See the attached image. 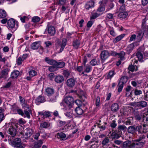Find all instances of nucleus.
Returning <instances> with one entry per match:
<instances>
[{
	"mask_svg": "<svg viewBox=\"0 0 148 148\" xmlns=\"http://www.w3.org/2000/svg\"><path fill=\"white\" fill-rule=\"evenodd\" d=\"M142 127L141 125H135L129 126L127 129L128 132L133 134L138 131V133H141Z\"/></svg>",
	"mask_w": 148,
	"mask_h": 148,
	"instance_id": "f257e3e1",
	"label": "nucleus"
},
{
	"mask_svg": "<svg viewBox=\"0 0 148 148\" xmlns=\"http://www.w3.org/2000/svg\"><path fill=\"white\" fill-rule=\"evenodd\" d=\"M9 143L14 147L20 148H24L25 146V144H23L21 139H8Z\"/></svg>",
	"mask_w": 148,
	"mask_h": 148,
	"instance_id": "f03ea898",
	"label": "nucleus"
},
{
	"mask_svg": "<svg viewBox=\"0 0 148 148\" xmlns=\"http://www.w3.org/2000/svg\"><path fill=\"white\" fill-rule=\"evenodd\" d=\"M128 79V77L126 76H123L121 78L117 85L118 87V92H120L121 91L123 85L127 82Z\"/></svg>",
	"mask_w": 148,
	"mask_h": 148,
	"instance_id": "7ed1b4c3",
	"label": "nucleus"
},
{
	"mask_svg": "<svg viewBox=\"0 0 148 148\" xmlns=\"http://www.w3.org/2000/svg\"><path fill=\"white\" fill-rule=\"evenodd\" d=\"M30 144L34 148H40L43 143L42 140L41 139L39 140L38 139H30Z\"/></svg>",
	"mask_w": 148,
	"mask_h": 148,
	"instance_id": "20e7f679",
	"label": "nucleus"
},
{
	"mask_svg": "<svg viewBox=\"0 0 148 148\" xmlns=\"http://www.w3.org/2000/svg\"><path fill=\"white\" fill-rule=\"evenodd\" d=\"M146 142L143 139H138L133 143L132 147H134V148H140Z\"/></svg>",
	"mask_w": 148,
	"mask_h": 148,
	"instance_id": "39448f33",
	"label": "nucleus"
},
{
	"mask_svg": "<svg viewBox=\"0 0 148 148\" xmlns=\"http://www.w3.org/2000/svg\"><path fill=\"white\" fill-rule=\"evenodd\" d=\"M133 113L134 118L137 121H140L142 119L143 120L142 122H144V118L145 117V115L140 113L138 111H136L135 110L133 111Z\"/></svg>",
	"mask_w": 148,
	"mask_h": 148,
	"instance_id": "423d86ee",
	"label": "nucleus"
},
{
	"mask_svg": "<svg viewBox=\"0 0 148 148\" xmlns=\"http://www.w3.org/2000/svg\"><path fill=\"white\" fill-rule=\"evenodd\" d=\"M67 40L66 38H63L61 43L60 40L59 39H57L56 40V42L58 45H59L61 47L58 53L62 52L64 49L65 46L66 44Z\"/></svg>",
	"mask_w": 148,
	"mask_h": 148,
	"instance_id": "0eeeda50",
	"label": "nucleus"
},
{
	"mask_svg": "<svg viewBox=\"0 0 148 148\" xmlns=\"http://www.w3.org/2000/svg\"><path fill=\"white\" fill-rule=\"evenodd\" d=\"M64 101L69 107L71 108L74 103V100L71 97H66L64 99Z\"/></svg>",
	"mask_w": 148,
	"mask_h": 148,
	"instance_id": "6e6552de",
	"label": "nucleus"
},
{
	"mask_svg": "<svg viewBox=\"0 0 148 148\" xmlns=\"http://www.w3.org/2000/svg\"><path fill=\"white\" fill-rule=\"evenodd\" d=\"M109 56V53L107 51L104 50L101 51L100 54L101 59L102 60L104 61L108 58Z\"/></svg>",
	"mask_w": 148,
	"mask_h": 148,
	"instance_id": "1a4fd4ad",
	"label": "nucleus"
},
{
	"mask_svg": "<svg viewBox=\"0 0 148 148\" xmlns=\"http://www.w3.org/2000/svg\"><path fill=\"white\" fill-rule=\"evenodd\" d=\"M76 80L73 78H70L67 80L66 81V84L69 87L72 88L73 87L75 84Z\"/></svg>",
	"mask_w": 148,
	"mask_h": 148,
	"instance_id": "9d476101",
	"label": "nucleus"
},
{
	"mask_svg": "<svg viewBox=\"0 0 148 148\" xmlns=\"http://www.w3.org/2000/svg\"><path fill=\"white\" fill-rule=\"evenodd\" d=\"M15 21L14 19L11 18L8 21L7 25L9 28H13L15 27Z\"/></svg>",
	"mask_w": 148,
	"mask_h": 148,
	"instance_id": "9b49d317",
	"label": "nucleus"
},
{
	"mask_svg": "<svg viewBox=\"0 0 148 148\" xmlns=\"http://www.w3.org/2000/svg\"><path fill=\"white\" fill-rule=\"evenodd\" d=\"M47 31L48 34L51 36L54 35L56 30L54 27L52 26H47Z\"/></svg>",
	"mask_w": 148,
	"mask_h": 148,
	"instance_id": "f8f14e48",
	"label": "nucleus"
},
{
	"mask_svg": "<svg viewBox=\"0 0 148 148\" xmlns=\"http://www.w3.org/2000/svg\"><path fill=\"white\" fill-rule=\"evenodd\" d=\"M64 78L62 76L58 75L55 77L54 80L56 83L60 84L64 81Z\"/></svg>",
	"mask_w": 148,
	"mask_h": 148,
	"instance_id": "ddd939ff",
	"label": "nucleus"
},
{
	"mask_svg": "<svg viewBox=\"0 0 148 148\" xmlns=\"http://www.w3.org/2000/svg\"><path fill=\"white\" fill-rule=\"evenodd\" d=\"M127 130L126 127L124 125H118L116 130H115L116 132H118L122 134L121 131H123L124 132H125Z\"/></svg>",
	"mask_w": 148,
	"mask_h": 148,
	"instance_id": "4468645a",
	"label": "nucleus"
},
{
	"mask_svg": "<svg viewBox=\"0 0 148 148\" xmlns=\"http://www.w3.org/2000/svg\"><path fill=\"white\" fill-rule=\"evenodd\" d=\"M9 70L10 69L8 68H6L2 70L1 72V75L0 76V79L6 77L8 74Z\"/></svg>",
	"mask_w": 148,
	"mask_h": 148,
	"instance_id": "2eb2a0df",
	"label": "nucleus"
},
{
	"mask_svg": "<svg viewBox=\"0 0 148 148\" xmlns=\"http://www.w3.org/2000/svg\"><path fill=\"white\" fill-rule=\"evenodd\" d=\"M9 134L12 137H14L16 135V130L13 126L10 127L9 129Z\"/></svg>",
	"mask_w": 148,
	"mask_h": 148,
	"instance_id": "dca6fc26",
	"label": "nucleus"
},
{
	"mask_svg": "<svg viewBox=\"0 0 148 148\" xmlns=\"http://www.w3.org/2000/svg\"><path fill=\"white\" fill-rule=\"evenodd\" d=\"M111 108L112 111L114 112H116L119 109V106L117 103L112 104Z\"/></svg>",
	"mask_w": 148,
	"mask_h": 148,
	"instance_id": "f3484780",
	"label": "nucleus"
},
{
	"mask_svg": "<svg viewBox=\"0 0 148 148\" xmlns=\"http://www.w3.org/2000/svg\"><path fill=\"white\" fill-rule=\"evenodd\" d=\"M94 2L91 0L88 2L85 6V8L87 10H89V8L93 7L94 6Z\"/></svg>",
	"mask_w": 148,
	"mask_h": 148,
	"instance_id": "a211bd4d",
	"label": "nucleus"
},
{
	"mask_svg": "<svg viewBox=\"0 0 148 148\" xmlns=\"http://www.w3.org/2000/svg\"><path fill=\"white\" fill-rule=\"evenodd\" d=\"M20 74L19 72L16 70H14L11 74V77L12 79L17 78Z\"/></svg>",
	"mask_w": 148,
	"mask_h": 148,
	"instance_id": "6ab92c4d",
	"label": "nucleus"
},
{
	"mask_svg": "<svg viewBox=\"0 0 148 148\" xmlns=\"http://www.w3.org/2000/svg\"><path fill=\"white\" fill-rule=\"evenodd\" d=\"M40 46L39 42H36L33 43L31 45V48L33 49H37Z\"/></svg>",
	"mask_w": 148,
	"mask_h": 148,
	"instance_id": "aec40b11",
	"label": "nucleus"
},
{
	"mask_svg": "<svg viewBox=\"0 0 148 148\" xmlns=\"http://www.w3.org/2000/svg\"><path fill=\"white\" fill-rule=\"evenodd\" d=\"M36 103L38 104L45 101V99L43 96H39L36 99Z\"/></svg>",
	"mask_w": 148,
	"mask_h": 148,
	"instance_id": "412c9836",
	"label": "nucleus"
},
{
	"mask_svg": "<svg viewBox=\"0 0 148 148\" xmlns=\"http://www.w3.org/2000/svg\"><path fill=\"white\" fill-rule=\"evenodd\" d=\"M121 134L118 132H113L111 134L112 139H118L121 136Z\"/></svg>",
	"mask_w": 148,
	"mask_h": 148,
	"instance_id": "4be33fe9",
	"label": "nucleus"
},
{
	"mask_svg": "<svg viewBox=\"0 0 148 148\" xmlns=\"http://www.w3.org/2000/svg\"><path fill=\"white\" fill-rule=\"evenodd\" d=\"M45 60L48 64L51 65H55V64L56 63V61L53 59H49L48 57H46L45 58Z\"/></svg>",
	"mask_w": 148,
	"mask_h": 148,
	"instance_id": "5701e85b",
	"label": "nucleus"
},
{
	"mask_svg": "<svg viewBox=\"0 0 148 148\" xmlns=\"http://www.w3.org/2000/svg\"><path fill=\"white\" fill-rule=\"evenodd\" d=\"M134 45L133 43L131 44L128 45L126 49L127 53L129 54L133 49Z\"/></svg>",
	"mask_w": 148,
	"mask_h": 148,
	"instance_id": "b1692460",
	"label": "nucleus"
},
{
	"mask_svg": "<svg viewBox=\"0 0 148 148\" xmlns=\"http://www.w3.org/2000/svg\"><path fill=\"white\" fill-rule=\"evenodd\" d=\"M56 63L55 65L57 68H62L64 67L65 65V63L64 62H57L56 61Z\"/></svg>",
	"mask_w": 148,
	"mask_h": 148,
	"instance_id": "393cba45",
	"label": "nucleus"
},
{
	"mask_svg": "<svg viewBox=\"0 0 148 148\" xmlns=\"http://www.w3.org/2000/svg\"><path fill=\"white\" fill-rule=\"evenodd\" d=\"M132 143H131V142L129 140L126 141L123 143V147L124 148L128 147H132Z\"/></svg>",
	"mask_w": 148,
	"mask_h": 148,
	"instance_id": "a878e982",
	"label": "nucleus"
},
{
	"mask_svg": "<svg viewBox=\"0 0 148 148\" xmlns=\"http://www.w3.org/2000/svg\"><path fill=\"white\" fill-rule=\"evenodd\" d=\"M139 108H144L147 106V103L144 101H139Z\"/></svg>",
	"mask_w": 148,
	"mask_h": 148,
	"instance_id": "bb28decb",
	"label": "nucleus"
},
{
	"mask_svg": "<svg viewBox=\"0 0 148 148\" xmlns=\"http://www.w3.org/2000/svg\"><path fill=\"white\" fill-rule=\"evenodd\" d=\"M46 92L48 95L50 96L52 95L54 93V90L53 88H48L46 89Z\"/></svg>",
	"mask_w": 148,
	"mask_h": 148,
	"instance_id": "cd10ccee",
	"label": "nucleus"
},
{
	"mask_svg": "<svg viewBox=\"0 0 148 148\" xmlns=\"http://www.w3.org/2000/svg\"><path fill=\"white\" fill-rule=\"evenodd\" d=\"M75 111L77 114L78 115H82L84 112L83 110L79 107H76L75 109Z\"/></svg>",
	"mask_w": 148,
	"mask_h": 148,
	"instance_id": "c85d7f7f",
	"label": "nucleus"
},
{
	"mask_svg": "<svg viewBox=\"0 0 148 148\" xmlns=\"http://www.w3.org/2000/svg\"><path fill=\"white\" fill-rule=\"evenodd\" d=\"M80 42L79 40H74L73 45L74 48L77 49L79 46Z\"/></svg>",
	"mask_w": 148,
	"mask_h": 148,
	"instance_id": "c756f323",
	"label": "nucleus"
},
{
	"mask_svg": "<svg viewBox=\"0 0 148 148\" xmlns=\"http://www.w3.org/2000/svg\"><path fill=\"white\" fill-rule=\"evenodd\" d=\"M127 13L126 12H121L118 14V16L120 18H125L127 15Z\"/></svg>",
	"mask_w": 148,
	"mask_h": 148,
	"instance_id": "7c9ffc66",
	"label": "nucleus"
},
{
	"mask_svg": "<svg viewBox=\"0 0 148 148\" xmlns=\"http://www.w3.org/2000/svg\"><path fill=\"white\" fill-rule=\"evenodd\" d=\"M136 69H135V67L134 65L132 64H130L128 68V70L129 71H131L132 72H133L135 70L136 71H137L138 69L137 66H136Z\"/></svg>",
	"mask_w": 148,
	"mask_h": 148,
	"instance_id": "2f4dec72",
	"label": "nucleus"
},
{
	"mask_svg": "<svg viewBox=\"0 0 148 148\" xmlns=\"http://www.w3.org/2000/svg\"><path fill=\"white\" fill-rule=\"evenodd\" d=\"M50 124L48 122H44L41 123L40 127L41 128H47L49 127Z\"/></svg>",
	"mask_w": 148,
	"mask_h": 148,
	"instance_id": "473e14b6",
	"label": "nucleus"
},
{
	"mask_svg": "<svg viewBox=\"0 0 148 148\" xmlns=\"http://www.w3.org/2000/svg\"><path fill=\"white\" fill-rule=\"evenodd\" d=\"M7 14L6 12L3 10H0V17L1 18H4L6 17Z\"/></svg>",
	"mask_w": 148,
	"mask_h": 148,
	"instance_id": "72a5a7b5",
	"label": "nucleus"
},
{
	"mask_svg": "<svg viewBox=\"0 0 148 148\" xmlns=\"http://www.w3.org/2000/svg\"><path fill=\"white\" fill-rule=\"evenodd\" d=\"M125 36V34H123L117 36L115 39H114V42L115 43L121 40Z\"/></svg>",
	"mask_w": 148,
	"mask_h": 148,
	"instance_id": "f704fd0d",
	"label": "nucleus"
},
{
	"mask_svg": "<svg viewBox=\"0 0 148 148\" xmlns=\"http://www.w3.org/2000/svg\"><path fill=\"white\" fill-rule=\"evenodd\" d=\"M51 112H39L38 114L41 116L43 115L46 117H48L50 116Z\"/></svg>",
	"mask_w": 148,
	"mask_h": 148,
	"instance_id": "c9c22d12",
	"label": "nucleus"
},
{
	"mask_svg": "<svg viewBox=\"0 0 148 148\" xmlns=\"http://www.w3.org/2000/svg\"><path fill=\"white\" fill-rule=\"evenodd\" d=\"M84 66L85 67L84 72L88 73L90 72L91 71L92 67L90 65L87 64V65H86Z\"/></svg>",
	"mask_w": 148,
	"mask_h": 148,
	"instance_id": "e433bc0d",
	"label": "nucleus"
},
{
	"mask_svg": "<svg viewBox=\"0 0 148 148\" xmlns=\"http://www.w3.org/2000/svg\"><path fill=\"white\" fill-rule=\"evenodd\" d=\"M136 55L139 60L141 62H143V55L140 52H138L136 54Z\"/></svg>",
	"mask_w": 148,
	"mask_h": 148,
	"instance_id": "4c0bfd02",
	"label": "nucleus"
},
{
	"mask_svg": "<svg viewBox=\"0 0 148 148\" xmlns=\"http://www.w3.org/2000/svg\"><path fill=\"white\" fill-rule=\"evenodd\" d=\"M125 53L124 51H121L120 53H118L117 56H118L121 60H123L125 59Z\"/></svg>",
	"mask_w": 148,
	"mask_h": 148,
	"instance_id": "58836bf2",
	"label": "nucleus"
},
{
	"mask_svg": "<svg viewBox=\"0 0 148 148\" xmlns=\"http://www.w3.org/2000/svg\"><path fill=\"white\" fill-rule=\"evenodd\" d=\"M146 29L144 30V31H140L138 32V37H139L140 38H142L144 34L146 35Z\"/></svg>",
	"mask_w": 148,
	"mask_h": 148,
	"instance_id": "ea45409f",
	"label": "nucleus"
},
{
	"mask_svg": "<svg viewBox=\"0 0 148 148\" xmlns=\"http://www.w3.org/2000/svg\"><path fill=\"white\" fill-rule=\"evenodd\" d=\"M114 74V71H110L107 76V79H109L112 78Z\"/></svg>",
	"mask_w": 148,
	"mask_h": 148,
	"instance_id": "a19ab883",
	"label": "nucleus"
},
{
	"mask_svg": "<svg viewBox=\"0 0 148 148\" xmlns=\"http://www.w3.org/2000/svg\"><path fill=\"white\" fill-rule=\"evenodd\" d=\"M97 61L95 59L92 60L90 62V64L91 65L94 66L96 65H98V64L97 63Z\"/></svg>",
	"mask_w": 148,
	"mask_h": 148,
	"instance_id": "79ce46f5",
	"label": "nucleus"
},
{
	"mask_svg": "<svg viewBox=\"0 0 148 148\" xmlns=\"http://www.w3.org/2000/svg\"><path fill=\"white\" fill-rule=\"evenodd\" d=\"M134 93L135 95H139L142 94V92L141 90H138L137 89H136L134 90Z\"/></svg>",
	"mask_w": 148,
	"mask_h": 148,
	"instance_id": "37998d69",
	"label": "nucleus"
},
{
	"mask_svg": "<svg viewBox=\"0 0 148 148\" xmlns=\"http://www.w3.org/2000/svg\"><path fill=\"white\" fill-rule=\"evenodd\" d=\"M57 135L58 136H58H59L60 138H65L66 137V134L63 132L58 133L57 134Z\"/></svg>",
	"mask_w": 148,
	"mask_h": 148,
	"instance_id": "c03bdc74",
	"label": "nucleus"
},
{
	"mask_svg": "<svg viewBox=\"0 0 148 148\" xmlns=\"http://www.w3.org/2000/svg\"><path fill=\"white\" fill-rule=\"evenodd\" d=\"M57 67L55 66H51L49 67V70L51 72H53L57 70Z\"/></svg>",
	"mask_w": 148,
	"mask_h": 148,
	"instance_id": "a18cd8bd",
	"label": "nucleus"
},
{
	"mask_svg": "<svg viewBox=\"0 0 148 148\" xmlns=\"http://www.w3.org/2000/svg\"><path fill=\"white\" fill-rule=\"evenodd\" d=\"M40 20V18L37 16H34L32 18V21L34 23L38 22Z\"/></svg>",
	"mask_w": 148,
	"mask_h": 148,
	"instance_id": "49530a36",
	"label": "nucleus"
},
{
	"mask_svg": "<svg viewBox=\"0 0 148 148\" xmlns=\"http://www.w3.org/2000/svg\"><path fill=\"white\" fill-rule=\"evenodd\" d=\"M63 74L65 77H68L70 75V73L69 71L65 70L63 71Z\"/></svg>",
	"mask_w": 148,
	"mask_h": 148,
	"instance_id": "de8ad7c7",
	"label": "nucleus"
},
{
	"mask_svg": "<svg viewBox=\"0 0 148 148\" xmlns=\"http://www.w3.org/2000/svg\"><path fill=\"white\" fill-rule=\"evenodd\" d=\"M75 103L77 105L78 107H79L82 106V103L80 99L76 100L75 102Z\"/></svg>",
	"mask_w": 148,
	"mask_h": 148,
	"instance_id": "09e8293b",
	"label": "nucleus"
},
{
	"mask_svg": "<svg viewBox=\"0 0 148 148\" xmlns=\"http://www.w3.org/2000/svg\"><path fill=\"white\" fill-rule=\"evenodd\" d=\"M130 105L134 107H138L139 108V102L131 103H130Z\"/></svg>",
	"mask_w": 148,
	"mask_h": 148,
	"instance_id": "8fccbe9b",
	"label": "nucleus"
},
{
	"mask_svg": "<svg viewBox=\"0 0 148 148\" xmlns=\"http://www.w3.org/2000/svg\"><path fill=\"white\" fill-rule=\"evenodd\" d=\"M54 77L55 75L53 73H50L48 75V77L51 80H52Z\"/></svg>",
	"mask_w": 148,
	"mask_h": 148,
	"instance_id": "3c124183",
	"label": "nucleus"
},
{
	"mask_svg": "<svg viewBox=\"0 0 148 148\" xmlns=\"http://www.w3.org/2000/svg\"><path fill=\"white\" fill-rule=\"evenodd\" d=\"M117 125V124L116 123L115 120H113L112 122L111 123L110 126L112 128H114Z\"/></svg>",
	"mask_w": 148,
	"mask_h": 148,
	"instance_id": "603ef678",
	"label": "nucleus"
},
{
	"mask_svg": "<svg viewBox=\"0 0 148 148\" xmlns=\"http://www.w3.org/2000/svg\"><path fill=\"white\" fill-rule=\"evenodd\" d=\"M16 110L17 113L18 114L21 115L22 116H23L24 115V113L22 109H19L18 108V107H17V108L16 109Z\"/></svg>",
	"mask_w": 148,
	"mask_h": 148,
	"instance_id": "864d4df0",
	"label": "nucleus"
},
{
	"mask_svg": "<svg viewBox=\"0 0 148 148\" xmlns=\"http://www.w3.org/2000/svg\"><path fill=\"white\" fill-rule=\"evenodd\" d=\"M100 97L99 96H97L96 99V105L97 106H100Z\"/></svg>",
	"mask_w": 148,
	"mask_h": 148,
	"instance_id": "5fc2aeb1",
	"label": "nucleus"
},
{
	"mask_svg": "<svg viewBox=\"0 0 148 148\" xmlns=\"http://www.w3.org/2000/svg\"><path fill=\"white\" fill-rule=\"evenodd\" d=\"M37 74V72L36 71L34 70H32L29 72V75L32 77H33Z\"/></svg>",
	"mask_w": 148,
	"mask_h": 148,
	"instance_id": "6e6d98bb",
	"label": "nucleus"
},
{
	"mask_svg": "<svg viewBox=\"0 0 148 148\" xmlns=\"http://www.w3.org/2000/svg\"><path fill=\"white\" fill-rule=\"evenodd\" d=\"M99 15L97 13H94L90 17V19H94L99 16Z\"/></svg>",
	"mask_w": 148,
	"mask_h": 148,
	"instance_id": "4d7b16f0",
	"label": "nucleus"
},
{
	"mask_svg": "<svg viewBox=\"0 0 148 148\" xmlns=\"http://www.w3.org/2000/svg\"><path fill=\"white\" fill-rule=\"evenodd\" d=\"M109 139H104L102 142V144L103 145H107L109 142Z\"/></svg>",
	"mask_w": 148,
	"mask_h": 148,
	"instance_id": "13d9d810",
	"label": "nucleus"
},
{
	"mask_svg": "<svg viewBox=\"0 0 148 148\" xmlns=\"http://www.w3.org/2000/svg\"><path fill=\"white\" fill-rule=\"evenodd\" d=\"M7 60V59L5 57H4L3 58H2V56L0 54V62H3L4 64L5 63V61Z\"/></svg>",
	"mask_w": 148,
	"mask_h": 148,
	"instance_id": "bf43d9fd",
	"label": "nucleus"
},
{
	"mask_svg": "<svg viewBox=\"0 0 148 148\" xmlns=\"http://www.w3.org/2000/svg\"><path fill=\"white\" fill-rule=\"evenodd\" d=\"M80 100H81V101L82 102H84L86 99V96L84 95H82L79 97Z\"/></svg>",
	"mask_w": 148,
	"mask_h": 148,
	"instance_id": "052dcab7",
	"label": "nucleus"
},
{
	"mask_svg": "<svg viewBox=\"0 0 148 148\" xmlns=\"http://www.w3.org/2000/svg\"><path fill=\"white\" fill-rule=\"evenodd\" d=\"M45 44L46 45V47H49V46L51 45V42L49 41H47L45 42Z\"/></svg>",
	"mask_w": 148,
	"mask_h": 148,
	"instance_id": "680f3d73",
	"label": "nucleus"
},
{
	"mask_svg": "<svg viewBox=\"0 0 148 148\" xmlns=\"http://www.w3.org/2000/svg\"><path fill=\"white\" fill-rule=\"evenodd\" d=\"M24 113L25 114L26 116L28 118H30V115L29 114V113L28 111L26 110H24Z\"/></svg>",
	"mask_w": 148,
	"mask_h": 148,
	"instance_id": "e2e57ef3",
	"label": "nucleus"
},
{
	"mask_svg": "<svg viewBox=\"0 0 148 148\" xmlns=\"http://www.w3.org/2000/svg\"><path fill=\"white\" fill-rule=\"evenodd\" d=\"M66 124V122L65 121H59L58 125L60 126H62Z\"/></svg>",
	"mask_w": 148,
	"mask_h": 148,
	"instance_id": "0e129e2a",
	"label": "nucleus"
},
{
	"mask_svg": "<svg viewBox=\"0 0 148 148\" xmlns=\"http://www.w3.org/2000/svg\"><path fill=\"white\" fill-rule=\"evenodd\" d=\"M76 69L78 71L81 72L83 69V67L82 66H78Z\"/></svg>",
	"mask_w": 148,
	"mask_h": 148,
	"instance_id": "69168bd1",
	"label": "nucleus"
},
{
	"mask_svg": "<svg viewBox=\"0 0 148 148\" xmlns=\"http://www.w3.org/2000/svg\"><path fill=\"white\" fill-rule=\"evenodd\" d=\"M22 106L23 107H25L29 109V106L25 102H24L22 104Z\"/></svg>",
	"mask_w": 148,
	"mask_h": 148,
	"instance_id": "338daca9",
	"label": "nucleus"
},
{
	"mask_svg": "<svg viewBox=\"0 0 148 148\" xmlns=\"http://www.w3.org/2000/svg\"><path fill=\"white\" fill-rule=\"evenodd\" d=\"M114 4L112 2H111L108 5V8L109 10H110L112 9L114 7Z\"/></svg>",
	"mask_w": 148,
	"mask_h": 148,
	"instance_id": "774afa93",
	"label": "nucleus"
}]
</instances>
